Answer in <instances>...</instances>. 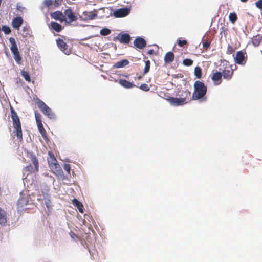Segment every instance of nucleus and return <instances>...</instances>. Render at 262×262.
Returning a JSON list of instances; mask_svg holds the SVG:
<instances>
[{
	"mask_svg": "<svg viewBox=\"0 0 262 262\" xmlns=\"http://www.w3.org/2000/svg\"><path fill=\"white\" fill-rule=\"evenodd\" d=\"M194 91L193 93L192 98L193 100H198L206 94L207 87L200 81H196L194 84Z\"/></svg>",
	"mask_w": 262,
	"mask_h": 262,
	"instance_id": "1",
	"label": "nucleus"
},
{
	"mask_svg": "<svg viewBox=\"0 0 262 262\" xmlns=\"http://www.w3.org/2000/svg\"><path fill=\"white\" fill-rule=\"evenodd\" d=\"M11 118L13 122L14 132L18 139H22V130L19 118L14 110L11 107Z\"/></svg>",
	"mask_w": 262,
	"mask_h": 262,
	"instance_id": "2",
	"label": "nucleus"
},
{
	"mask_svg": "<svg viewBox=\"0 0 262 262\" xmlns=\"http://www.w3.org/2000/svg\"><path fill=\"white\" fill-rule=\"evenodd\" d=\"M49 189L47 187H45L43 189H41V193L37 198L38 201L44 200L46 206L48 210L52 207V203L50 201V196L49 194Z\"/></svg>",
	"mask_w": 262,
	"mask_h": 262,
	"instance_id": "3",
	"label": "nucleus"
},
{
	"mask_svg": "<svg viewBox=\"0 0 262 262\" xmlns=\"http://www.w3.org/2000/svg\"><path fill=\"white\" fill-rule=\"evenodd\" d=\"M37 104L38 108L45 115L47 116L49 118L51 119H55L56 116L55 114L52 111V110L42 101L38 99L37 102Z\"/></svg>",
	"mask_w": 262,
	"mask_h": 262,
	"instance_id": "4",
	"label": "nucleus"
},
{
	"mask_svg": "<svg viewBox=\"0 0 262 262\" xmlns=\"http://www.w3.org/2000/svg\"><path fill=\"white\" fill-rule=\"evenodd\" d=\"M30 196L23 192L20 193V197L17 201L18 211H21L29 204Z\"/></svg>",
	"mask_w": 262,
	"mask_h": 262,
	"instance_id": "5",
	"label": "nucleus"
},
{
	"mask_svg": "<svg viewBox=\"0 0 262 262\" xmlns=\"http://www.w3.org/2000/svg\"><path fill=\"white\" fill-rule=\"evenodd\" d=\"M119 40L122 43L127 44L130 40V36L127 33H120L116 36V40Z\"/></svg>",
	"mask_w": 262,
	"mask_h": 262,
	"instance_id": "6",
	"label": "nucleus"
},
{
	"mask_svg": "<svg viewBox=\"0 0 262 262\" xmlns=\"http://www.w3.org/2000/svg\"><path fill=\"white\" fill-rule=\"evenodd\" d=\"M130 11V8L127 7L116 9V17H125L129 14Z\"/></svg>",
	"mask_w": 262,
	"mask_h": 262,
	"instance_id": "7",
	"label": "nucleus"
},
{
	"mask_svg": "<svg viewBox=\"0 0 262 262\" xmlns=\"http://www.w3.org/2000/svg\"><path fill=\"white\" fill-rule=\"evenodd\" d=\"M48 162L49 166L52 168L57 169L58 171V169L59 168V165L57 163V161L54 156L53 155H51L49 153V157L48 158Z\"/></svg>",
	"mask_w": 262,
	"mask_h": 262,
	"instance_id": "8",
	"label": "nucleus"
},
{
	"mask_svg": "<svg viewBox=\"0 0 262 262\" xmlns=\"http://www.w3.org/2000/svg\"><path fill=\"white\" fill-rule=\"evenodd\" d=\"M234 61L236 63L238 64L244 65L245 64V55L242 51L237 52Z\"/></svg>",
	"mask_w": 262,
	"mask_h": 262,
	"instance_id": "9",
	"label": "nucleus"
},
{
	"mask_svg": "<svg viewBox=\"0 0 262 262\" xmlns=\"http://www.w3.org/2000/svg\"><path fill=\"white\" fill-rule=\"evenodd\" d=\"M51 17L56 20L60 22L66 21V17L59 11H55L51 14Z\"/></svg>",
	"mask_w": 262,
	"mask_h": 262,
	"instance_id": "10",
	"label": "nucleus"
},
{
	"mask_svg": "<svg viewBox=\"0 0 262 262\" xmlns=\"http://www.w3.org/2000/svg\"><path fill=\"white\" fill-rule=\"evenodd\" d=\"M186 101L185 98H179L171 97L169 99V101L171 105L175 106H180L184 104Z\"/></svg>",
	"mask_w": 262,
	"mask_h": 262,
	"instance_id": "11",
	"label": "nucleus"
},
{
	"mask_svg": "<svg viewBox=\"0 0 262 262\" xmlns=\"http://www.w3.org/2000/svg\"><path fill=\"white\" fill-rule=\"evenodd\" d=\"M56 43L58 48L61 51L63 52L67 55L70 54L69 50L67 49V44L62 39L58 38L56 40Z\"/></svg>",
	"mask_w": 262,
	"mask_h": 262,
	"instance_id": "12",
	"label": "nucleus"
},
{
	"mask_svg": "<svg viewBox=\"0 0 262 262\" xmlns=\"http://www.w3.org/2000/svg\"><path fill=\"white\" fill-rule=\"evenodd\" d=\"M134 45L138 48L142 49L146 46V43L144 39L142 37H137L134 41Z\"/></svg>",
	"mask_w": 262,
	"mask_h": 262,
	"instance_id": "13",
	"label": "nucleus"
},
{
	"mask_svg": "<svg viewBox=\"0 0 262 262\" xmlns=\"http://www.w3.org/2000/svg\"><path fill=\"white\" fill-rule=\"evenodd\" d=\"M64 14L65 16H66L68 17L69 20V23H71L77 20V17L72 12L71 9L69 8L66 10L64 12Z\"/></svg>",
	"mask_w": 262,
	"mask_h": 262,
	"instance_id": "14",
	"label": "nucleus"
},
{
	"mask_svg": "<svg viewBox=\"0 0 262 262\" xmlns=\"http://www.w3.org/2000/svg\"><path fill=\"white\" fill-rule=\"evenodd\" d=\"M23 19L21 17L14 18L12 22L13 27L15 29H18L21 26Z\"/></svg>",
	"mask_w": 262,
	"mask_h": 262,
	"instance_id": "15",
	"label": "nucleus"
},
{
	"mask_svg": "<svg viewBox=\"0 0 262 262\" xmlns=\"http://www.w3.org/2000/svg\"><path fill=\"white\" fill-rule=\"evenodd\" d=\"M174 58V55L172 52H167L164 57V62L166 63L172 62Z\"/></svg>",
	"mask_w": 262,
	"mask_h": 262,
	"instance_id": "16",
	"label": "nucleus"
},
{
	"mask_svg": "<svg viewBox=\"0 0 262 262\" xmlns=\"http://www.w3.org/2000/svg\"><path fill=\"white\" fill-rule=\"evenodd\" d=\"M7 223V216L6 212L0 208V224L4 226Z\"/></svg>",
	"mask_w": 262,
	"mask_h": 262,
	"instance_id": "17",
	"label": "nucleus"
},
{
	"mask_svg": "<svg viewBox=\"0 0 262 262\" xmlns=\"http://www.w3.org/2000/svg\"><path fill=\"white\" fill-rule=\"evenodd\" d=\"M233 71L229 69H225L222 73V76L224 79L229 80L233 75Z\"/></svg>",
	"mask_w": 262,
	"mask_h": 262,
	"instance_id": "18",
	"label": "nucleus"
},
{
	"mask_svg": "<svg viewBox=\"0 0 262 262\" xmlns=\"http://www.w3.org/2000/svg\"><path fill=\"white\" fill-rule=\"evenodd\" d=\"M262 40V35L258 34L252 39V42L254 47H257L260 45Z\"/></svg>",
	"mask_w": 262,
	"mask_h": 262,
	"instance_id": "19",
	"label": "nucleus"
},
{
	"mask_svg": "<svg viewBox=\"0 0 262 262\" xmlns=\"http://www.w3.org/2000/svg\"><path fill=\"white\" fill-rule=\"evenodd\" d=\"M118 82L121 86L127 89L131 88L134 85L133 83L124 79H120Z\"/></svg>",
	"mask_w": 262,
	"mask_h": 262,
	"instance_id": "20",
	"label": "nucleus"
},
{
	"mask_svg": "<svg viewBox=\"0 0 262 262\" xmlns=\"http://www.w3.org/2000/svg\"><path fill=\"white\" fill-rule=\"evenodd\" d=\"M222 75L221 72H216L214 73L211 77L212 80L216 83L220 84L221 82L219 81L221 80Z\"/></svg>",
	"mask_w": 262,
	"mask_h": 262,
	"instance_id": "21",
	"label": "nucleus"
},
{
	"mask_svg": "<svg viewBox=\"0 0 262 262\" xmlns=\"http://www.w3.org/2000/svg\"><path fill=\"white\" fill-rule=\"evenodd\" d=\"M84 14L86 16V17L90 20H93L95 19L97 15V12L96 11L84 12Z\"/></svg>",
	"mask_w": 262,
	"mask_h": 262,
	"instance_id": "22",
	"label": "nucleus"
},
{
	"mask_svg": "<svg viewBox=\"0 0 262 262\" xmlns=\"http://www.w3.org/2000/svg\"><path fill=\"white\" fill-rule=\"evenodd\" d=\"M129 64L127 59H123L116 63V68H122Z\"/></svg>",
	"mask_w": 262,
	"mask_h": 262,
	"instance_id": "23",
	"label": "nucleus"
},
{
	"mask_svg": "<svg viewBox=\"0 0 262 262\" xmlns=\"http://www.w3.org/2000/svg\"><path fill=\"white\" fill-rule=\"evenodd\" d=\"M9 42H10L11 46L10 47V50L11 52L16 51V50H18V48L15 42V40L13 37H10L9 38Z\"/></svg>",
	"mask_w": 262,
	"mask_h": 262,
	"instance_id": "24",
	"label": "nucleus"
},
{
	"mask_svg": "<svg viewBox=\"0 0 262 262\" xmlns=\"http://www.w3.org/2000/svg\"><path fill=\"white\" fill-rule=\"evenodd\" d=\"M31 162L32 164L34 165L35 167V171H38L39 169V165H38V160H37L35 156L32 154H31Z\"/></svg>",
	"mask_w": 262,
	"mask_h": 262,
	"instance_id": "25",
	"label": "nucleus"
},
{
	"mask_svg": "<svg viewBox=\"0 0 262 262\" xmlns=\"http://www.w3.org/2000/svg\"><path fill=\"white\" fill-rule=\"evenodd\" d=\"M51 27L56 32H60L62 30V27L60 24L56 22H51Z\"/></svg>",
	"mask_w": 262,
	"mask_h": 262,
	"instance_id": "26",
	"label": "nucleus"
},
{
	"mask_svg": "<svg viewBox=\"0 0 262 262\" xmlns=\"http://www.w3.org/2000/svg\"><path fill=\"white\" fill-rule=\"evenodd\" d=\"M37 125L38 130H39L40 133L41 134L42 137L43 138V139H47V137H46V130H45V129L43 128L42 123L39 122V123H37Z\"/></svg>",
	"mask_w": 262,
	"mask_h": 262,
	"instance_id": "27",
	"label": "nucleus"
},
{
	"mask_svg": "<svg viewBox=\"0 0 262 262\" xmlns=\"http://www.w3.org/2000/svg\"><path fill=\"white\" fill-rule=\"evenodd\" d=\"M194 75L198 78H201L202 76V70L200 67H196L195 68Z\"/></svg>",
	"mask_w": 262,
	"mask_h": 262,
	"instance_id": "28",
	"label": "nucleus"
},
{
	"mask_svg": "<svg viewBox=\"0 0 262 262\" xmlns=\"http://www.w3.org/2000/svg\"><path fill=\"white\" fill-rule=\"evenodd\" d=\"M21 75L27 81H30V76L28 72L25 71H21Z\"/></svg>",
	"mask_w": 262,
	"mask_h": 262,
	"instance_id": "29",
	"label": "nucleus"
},
{
	"mask_svg": "<svg viewBox=\"0 0 262 262\" xmlns=\"http://www.w3.org/2000/svg\"><path fill=\"white\" fill-rule=\"evenodd\" d=\"M229 18L232 23H234L237 20V17L235 13H231L229 14Z\"/></svg>",
	"mask_w": 262,
	"mask_h": 262,
	"instance_id": "30",
	"label": "nucleus"
},
{
	"mask_svg": "<svg viewBox=\"0 0 262 262\" xmlns=\"http://www.w3.org/2000/svg\"><path fill=\"white\" fill-rule=\"evenodd\" d=\"M111 33V30L106 28H103L100 31V33L101 35L103 36H106L108 35Z\"/></svg>",
	"mask_w": 262,
	"mask_h": 262,
	"instance_id": "31",
	"label": "nucleus"
},
{
	"mask_svg": "<svg viewBox=\"0 0 262 262\" xmlns=\"http://www.w3.org/2000/svg\"><path fill=\"white\" fill-rule=\"evenodd\" d=\"M150 62L149 60H147L145 62V66L144 69V74H145L147 73L150 69Z\"/></svg>",
	"mask_w": 262,
	"mask_h": 262,
	"instance_id": "32",
	"label": "nucleus"
},
{
	"mask_svg": "<svg viewBox=\"0 0 262 262\" xmlns=\"http://www.w3.org/2000/svg\"><path fill=\"white\" fill-rule=\"evenodd\" d=\"M183 63L184 66H190L192 64L193 61L190 59L186 58L183 60Z\"/></svg>",
	"mask_w": 262,
	"mask_h": 262,
	"instance_id": "33",
	"label": "nucleus"
},
{
	"mask_svg": "<svg viewBox=\"0 0 262 262\" xmlns=\"http://www.w3.org/2000/svg\"><path fill=\"white\" fill-rule=\"evenodd\" d=\"M2 30L6 34H9L11 32V29L9 27L6 25L2 26Z\"/></svg>",
	"mask_w": 262,
	"mask_h": 262,
	"instance_id": "34",
	"label": "nucleus"
},
{
	"mask_svg": "<svg viewBox=\"0 0 262 262\" xmlns=\"http://www.w3.org/2000/svg\"><path fill=\"white\" fill-rule=\"evenodd\" d=\"M73 204L76 206L77 208H79V207L82 206V203L80 202L78 200L76 199H74L72 200Z\"/></svg>",
	"mask_w": 262,
	"mask_h": 262,
	"instance_id": "35",
	"label": "nucleus"
},
{
	"mask_svg": "<svg viewBox=\"0 0 262 262\" xmlns=\"http://www.w3.org/2000/svg\"><path fill=\"white\" fill-rule=\"evenodd\" d=\"M140 89L143 91L147 92L149 90L150 88L149 87L148 84L143 83L141 84V85L140 86Z\"/></svg>",
	"mask_w": 262,
	"mask_h": 262,
	"instance_id": "36",
	"label": "nucleus"
},
{
	"mask_svg": "<svg viewBox=\"0 0 262 262\" xmlns=\"http://www.w3.org/2000/svg\"><path fill=\"white\" fill-rule=\"evenodd\" d=\"M44 6L49 7L52 5L53 1L52 0H45L43 3Z\"/></svg>",
	"mask_w": 262,
	"mask_h": 262,
	"instance_id": "37",
	"label": "nucleus"
},
{
	"mask_svg": "<svg viewBox=\"0 0 262 262\" xmlns=\"http://www.w3.org/2000/svg\"><path fill=\"white\" fill-rule=\"evenodd\" d=\"M255 5L257 8L262 10V0H258L255 3Z\"/></svg>",
	"mask_w": 262,
	"mask_h": 262,
	"instance_id": "38",
	"label": "nucleus"
},
{
	"mask_svg": "<svg viewBox=\"0 0 262 262\" xmlns=\"http://www.w3.org/2000/svg\"><path fill=\"white\" fill-rule=\"evenodd\" d=\"M63 168L64 169L68 172V173H70V170H71V167L70 165L68 164H64L63 165Z\"/></svg>",
	"mask_w": 262,
	"mask_h": 262,
	"instance_id": "39",
	"label": "nucleus"
},
{
	"mask_svg": "<svg viewBox=\"0 0 262 262\" xmlns=\"http://www.w3.org/2000/svg\"><path fill=\"white\" fill-rule=\"evenodd\" d=\"M32 170H33V168H32V166L31 165L26 166L24 169V171H25V172L28 171L29 172H32Z\"/></svg>",
	"mask_w": 262,
	"mask_h": 262,
	"instance_id": "40",
	"label": "nucleus"
},
{
	"mask_svg": "<svg viewBox=\"0 0 262 262\" xmlns=\"http://www.w3.org/2000/svg\"><path fill=\"white\" fill-rule=\"evenodd\" d=\"M186 43H187V41L186 40H181L180 39H179L178 41V45L180 47H183L184 45H186Z\"/></svg>",
	"mask_w": 262,
	"mask_h": 262,
	"instance_id": "41",
	"label": "nucleus"
},
{
	"mask_svg": "<svg viewBox=\"0 0 262 262\" xmlns=\"http://www.w3.org/2000/svg\"><path fill=\"white\" fill-rule=\"evenodd\" d=\"M14 59H15V61L17 63H18V64L20 63V61L21 60V57L20 56V54L18 55L17 56H14Z\"/></svg>",
	"mask_w": 262,
	"mask_h": 262,
	"instance_id": "42",
	"label": "nucleus"
},
{
	"mask_svg": "<svg viewBox=\"0 0 262 262\" xmlns=\"http://www.w3.org/2000/svg\"><path fill=\"white\" fill-rule=\"evenodd\" d=\"M35 119H36V123H39V122H41V119L39 117V115L37 114L36 112L35 113Z\"/></svg>",
	"mask_w": 262,
	"mask_h": 262,
	"instance_id": "43",
	"label": "nucleus"
},
{
	"mask_svg": "<svg viewBox=\"0 0 262 262\" xmlns=\"http://www.w3.org/2000/svg\"><path fill=\"white\" fill-rule=\"evenodd\" d=\"M69 235L73 240H75V237H77L76 234L72 231L69 232Z\"/></svg>",
	"mask_w": 262,
	"mask_h": 262,
	"instance_id": "44",
	"label": "nucleus"
},
{
	"mask_svg": "<svg viewBox=\"0 0 262 262\" xmlns=\"http://www.w3.org/2000/svg\"><path fill=\"white\" fill-rule=\"evenodd\" d=\"M210 42L207 41L203 42V46L205 48H208L210 46Z\"/></svg>",
	"mask_w": 262,
	"mask_h": 262,
	"instance_id": "45",
	"label": "nucleus"
},
{
	"mask_svg": "<svg viewBox=\"0 0 262 262\" xmlns=\"http://www.w3.org/2000/svg\"><path fill=\"white\" fill-rule=\"evenodd\" d=\"M17 9L19 11H23V10L25 9V8L21 6H19L18 5H17Z\"/></svg>",
	"mask_w": 262,
	"mask_h": 262,
	"instance_id": "46",
	"label": "nucleus"
},
{
	"mask_svg": "<svg viewBox=\"0 0 262 262\" xmlns=\"http://www.w3.org/2000/svg\"><path fill=\"white\" fill-rule=\"evenodd\" d=\"M12 53L13 54L14 56L19 55V52L18 51V50H16V51H15L12 52Z\"/></svg>",
	"mask_w": 262,
	"mask_h": 262,
	"instance_id": "47",
	"label": "nucleus"
},
{
	"mask_svg": "<svg viewBox=\"0 0 262 262\" xmlns=\"http://www.w3.org/2000/svg\"><path fill=\"white\" fill-rule=\"evenodd\" d=\"M83 205L82 204V206H81V207L79 206V208H77L79 211L80 213H83Z\"/></svg>",
	"mask_w": 262,
	"mask_h": 262,
	"instance_id": "48",
	"label": "nucleus"
},
{
	"mask_svg": "<svg viewBox=\"0 0 262 262\" xmlns=\"http://www.w3.org/2000/svg\"><path fill=\"white\" fill-rule=\"evenodd\" d=\"M153 52H154L153 50H150L148 51V53L149 54H152L153 53Z\"/></svg>",
	"mask_w": 262,
	"mask_h": 262,
	"instance_id": "49",
	"label": "nucleus"
},
{
	"mask_svg": "<svg viewBox=\"0 0 262 262\" xmlns=\"http://www.w3.org/2000/svg\"><path fill=\"white\" fill-rule=\"evenodd\" d=\"M112 14L115 16V11L112 12Z\"/></svg>",
	"mask_w": 262,
	"mask_h": 262,
	"instance_id": "50",
	"label": "nucleus"
},
{
	"mask_svg": "<svg viewBox=\"0 0 262 262\" xmlns=\"http://www.w3.org/2000/svg\"><path fill=\"white\" fill-rule=\"evenodd\" d=\"M242 2H246L248 0H240Z\"/></svg>",
	"mask_w": 262,
	"mask_h": 262,
	"instance_id": "51",
	"label": "nucleus"
},
{
	"mask_svg": "<svg viewBox=\"0 0 262 262\" xmlns=\"http://www.w3.org/2000/svg\"><path fill=\"white\" fill-rule=\"evenodd\" d=\"M229 48H231L230 47H228V50H231V49H229Z\"/></svg>",
	"mask_w": 262,
	"mask_h": 262,
	"instance_id": "52",
	"label": "nucleus"
},
{
	"mask_svg": "<svg viewBox=\"0 0 262 262\" xmlns=\"http://www.w3.org/2000/svg\"><path fill=\"white\" fill-rule=\"evenodd\" d=\"M229 48H231L230 47H228V50H231V49H229Z\"/></svg>",
	"mask_w": 262,
	"mask_h": 262,
	"instance_id": "53",
	"label": "nucleus"
}]
</instances>
